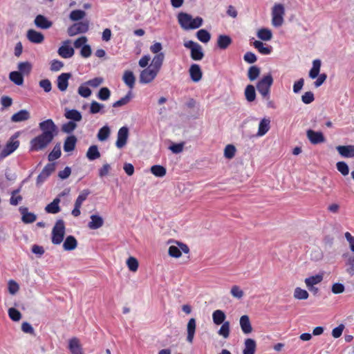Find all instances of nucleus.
<instances>
[{
  "label": "nucleus",
  "mask_w": 354,
  "mask_h": 354,
  "mask_svg": "<svg viewBox=\"0 0 354 354\" xmlns=\"http://www.w3.org/2000/svg\"><path fill=\"white\" fill-rule=\"evenodd\" d=\"M177 18L180 27L185 30L198 28L203 22L201 17L193 18L191 15L185 12H180Z\"/></svg>",
  "instance_id": "1"
},
{
  "label": "nucleus",
  "mask_w": 354,
  "mask_h": 354,
  "mask_svg": "<svg viewBox=\"0 0 354 354\" xmlns=\"http://www.w3.org/2000/svg\"><path fill=\"white\" fill-rule=\"evenodd\" d=\"M272 25L274 27H281L284 22L285 8L281 3H276L272 8Z\"/></svg>",
  "instance_id": "2"
},
{
  "label": "nucleus",
  "mask_w": 354,
  "mask_h": 354,
  "mask_svg": "<svg viewBox=\"0 0 354 354\" xmlns=\"http://www.w3.org/2000/svg\"><path fill=\"white\" fill-rule=\"evenodd\" d=\"M273 83V78L270 73L263 76L257 83V88L259 93L264 97L268 98L270 89Z\"/></svg>",
  "instance_id": "3"
},
{
  "label": "nucleus",
  "mask_w": 354,
  "mask_h": 354,
  "mask_svg": "<svg viewBox=\"0 0 354 354\" xmlns=\"http://www.w3.org/2000/svg\"><path fill=\"white\" fill-rule=\"evenodd\" d=\"M65 234V225L63 220L57 221L52 230V243L55 245L60 244Z\"/></svg>",
  "instance_id": "4"
},
{
  "label": "nucleus",
  "mask_w": 354,
  "mask_h": 354,
  "mask_svg": "<svg viewBox=\"0 0 354 354\" xmlns=\"http://www.w3.org/2000/svg\"><path fill=\"white\" fill-rule=\"evenodd\" d=\"M184 46L190 50V56L193 60L200 61L204 57L202 46L193 41H187L184 43Z\"/></svg>",
  "instance_id": "5"
},
{
  "label": "nucleus",
  "mask_w": 354,
  "mask_h": 354,
  "mask_svg": "<svg viewBox=\"0 0 354 354\" xmlns=\"http://www.w3.org/2000/svg\"><path fill=\"white\" fill-rule=\"evenodd\" d=\"M53 139L40 134L30 141V149L32 151H39L46 148Z\"/></svg>",
  "instance_id": "6"
},
{
  "label": "nucleus",
  "mask_w": 354,
  "mask_h": 354,
  "mask_svg": "<svg viewBox=\"0 0 354 354\" xmlns=\"http://www.w3.org/2000/svg\"><path fill=\"white\" fill-rule=\"evenodd\" d=\"M39 129L43 135L52 139L57 134V127L51 119H48L39 123Z\"/></svg>",
  "instance_id": "7"
},
{
  "label": "nucleus",
  "mask_w": 354,
  "mask_h": 354,
  "mask_svg": "<svg viewBox=\"0 0 354 354\" xmlns=\"http://www.w3.org/2000/svg\"><path fill=\"white\" fill-rule=\"evenodd\" d=\"M159 71L149 65L140 72L139 80L142 84L151 82L157 76Z\"/></svg>",
  "instance_id": "8"
},
{
  "label": "nucleus",
  "mask_w": 354,
  "mask_h": 354,
  "mask_svg": "<svg viewBox=\"0 0 354 354\" xmlns=\"http://www.w3.org/2000/svg\"><path fill=\"white\" fill-rule=\"evenodd\" d=\"M17 136H12L0 153V159H3L12 153L19 146V141Z\"/></svg>",
  "instance_id": "9"
},
{
  "label": "nucleus",
  "mask_w": 354,
  "mask_h": 354,
  "mask_svg": "<svg viewBox=\"0 0 354 354\" xmlns=\"http://www.w3.org/2000/svg\"><path fill=\"white\" fill-rule=\"evenodd\" d=\"M88 28L89 21L86 20L73 24L68 28L67 32L69 36L73 37L77 34L86 32Z\"/></svg>",
  "instance_id": "10"
},
{
  "label": "nucleus",
  "mask_w": 354,
  "mask_h": 354,
  "mask_svg": "<svg viewBox=\"0 0 354 354\" xmlns=\"http://www.w3.org/2000/svg\"><path fill=\"white\" fill-rule=\"evenodd\" d=\"M178 247L176 245H171L168 250V254L170 257L174 258H179L182 255V252L185 254L189 253V249L186 244L176 241Z\"/></svg>",
  "instance_id": "11"
},
{
  "label": "nucleus",
  "mask_w": 354,
  "mask_h": 354,
  "mask_svg": "<svg viewBox=\"0 0 354 354\" xmlns=\"http://www.w3.org/2000/svg\"><path fill=\"white\" fill-rule=\"evenodd\" d=\"M129 137V129L127 127H121L118 132L117 135V140L115 142V145L118 149L123 148L128 140Z\"/></svg>",
  "instance_id": "12"
},
{
  "label": "nucleus",
  "mask_w": 354,
  "mask_h": 354,
  "mask_svg": "<svg viewBox=\"0 0 354 354\" xmlns=\"http://www.w3.org/2000/svg\"><path fill=\"white\" fill-rule=\"evenodd\" d=\"M339 154L345 158H354V145H339L336 147Z\"/></svg>",
  "instance_id": "13"
},
{
  "label": "nucleus",
  "mask_w": 354,
  "mask_h": 354,
  "mask_svg": "<svg viewBox=\"0 0 354 354\" xmlns=\"http://www.w3.org/2000/svg\"><path fill=\"white\" fill-rule=\"evenodd\" d=\"M68 348L71 354H84L80 341L77 337L68 340Z\"/></svg>",
  "instance_id": "14"
},
{
  "label": "nucleus",
  "mask_w": 354,
  "mask_h": 354,
  "mask_svg": "<svg viewBox=\"0 0 354 354\" xmlns=\"http://www.w3.org/2000/svg\"><path fill=\"white\" fill-rule=\"evenodd\" d=\"M306 136L310 142L313 145L322 143L325 141V138L320 131H315L309 129L306 131Z\"/></svg>",
  "instance_id": "15"
},
{
  "label": "nucleus",
  "mask_w": 354,
  "mask_h": 354,
  "mask_svg": "<svg viewBox=\"0 0 354 354\" xmlns=\"http://www.w3.org/2000/svg\"><path fill=\"white\" fill-rule=\"evenodd\" d=\"M71 77V74L69 73H63L57 77V84L60 91H66L68 86V80Z\"/></svg>",
  "instance_id": "16"
},
{
  "label": "nucleus",
  "mask_w": 354,
  "mask_h": 354,
  "mask_svg": "<svg viewBox=\"0 0 354 354\" xmlns=\"http://www.w3.org/2000/svg\"><path fill=\"white\" fill-rule=\"evenodd\" d=\"M196 322L194 318L189 319L187 324V341L189 344H192L196 333Z\"/></svg>",
  "instance_id": "17"
},
{
  "label": "nucleus",
  "mask_w": 354,
  "mask_h": 354,
  "mask_svg": "<svg viewBox=\"0 0 354 354\" xmlns=\"http://www.w3.org/2000/svg\"><path fill=\"white\" fill-rule=\"evenodd\" d=\"M28 39L34 44H41L44 40V35L33 29H30L27 32Z\"/></svg>",
  "instance_id": "18"
},
{
  "label": "nucleus",
  "mask_w": 354,
  "mask_h": 354,
  "mask_svg": "<svg viewBox=\"0 0 354 354\" xmlns=\"http://www.w3.org/2000/svg\"><path fill=\"white\" fill-rule=\"evenodd\" d=\"M189 73L192 80L198 82L202 79L203 73L199 65L193 64L191 65Z\"/></svg>",
  "instance_id": "19"
},
{
  "label": "nucleus",
  "mask_w": 354,
  "mask_h": 354,
  "mask_svg": "<svg viewBox=\"0 0 354 354\" xmlns=\"http://www.w3.org/2000/svg\"><path fill=\"white\" fill-rule=\"evenodd\" d=\"M19 212L21 214V221L24 223H32L37 219V216L32 212H28V209L26 207H20Z\"/></svg>",
  "instance_id": "20"
},
{
  "label": "nucleus",
  "mask_w": 354,
  "mask_h": 354,
  "mask_svg": "<svg viewBox=\"0 0 354 354\" xmlns=\"http://www.w3.org/2000/svg\"><path fill=\"white\" fill-rule=\"evenodd\" d=\"M69 42V41H65L64 45L58 49V54L63 58H70L74 55V49L67 45Z\"/></svg>",
  "instance_id": "21"
},
{
  "label": "nucleus",
  "mask_w": 354,
  "mask_h": 354,
  "mask_svg": "<svg viewBox=\"0 0 354 354\" xmlns=\"http://www.w3.org/2000/svg\"><path fill=\"white\" fill-rule=\"evenodd\" d=\"M35 24L39 28L48 29L52 26L53 23L44 15H38L35 19Z\"/></svg>",
  "instance_id": "22"
},
{
  "label": "nucleus",
  "mask_w": 354,
  "mask_h": 354,
  "mask_svg": "<svg viewBox=\"0 0 354 354\" xmlns=\"http://www.w3.org/2000/svg\"><path fill=\"white\" fill-rule=\"evenodd\" d=\"M270 128V120L268 118H263L259 124L258 131L257 136L261 137L264 136Z\"/></svg>",
  "instance_id": "23"
},
{
  "label": "nucleus",
  "mask_w": 354,
  "mask_h": 354,
  "mask_svg": "<svg viewBox=\"0 0 354 354\" xmlns=\"http://www.w3.org/2000/svg\"><path fill=\"white\" fill-rule=\"evenodd\" d=\"M30 118V115L29 111L26 109H23L13 114L11 117V121L13 122H20L28 120Z\"/></svg>",
  "instance_id": "24"
},
{
  "label": "nucleus",
  "mask_w": 354,
  "mask_h": 354,
  "mask_svg": "<svg viewBox=\"0 0 354 354\" xmlns=\"http://www.w3.org/2000/svg\"><path fill=\"white\" fill-rule=\"evenodd\" d=\"M240 326L244 334H249L252 331V327L248 315H243L240 318Z\"/></svg>",
  "instance_id": "25"
},
{
  "label": "nucleus",
  "mask_w": 354,
  "mask_h": 354,
  "mask_svg": "<svg viewBox=\"0 0 354 354\" xmlns=\"http://www.w3.org/2000/svg\"><path fill=\"white\" fill-rule=\"evenodd\" d=\"M91 221L88 223V227L91 230H97L104 225V220L102 216L96 214L91 216Z\"/></svg>",
  "instance_id": "26"
},
{
  "label": "nucleus",
  "mask_w": 354,
  "mask_h": 354,
  "mask_svg": "<svg viewBox=\"0 0 354 354\" xmlns=\"http://www.w3.org/2000/svg\"><path fill=\"white\" fill-rule=\"evenodd\" d=\"M257 348L256 342L251 338L246 339L244 342L243 354H254Z\"/></svg>",
  "instance_id": "27"
},
{
  "label": "nucleus",
  "mask_w": 354,
  "mask_h": 354,
  "mask_svg": "<svg viewBox=\"0 0 354 354\" xmlns=\"http://www.w3.org/2000/svg\"><path fill=\"white\" fill-rule=\"evenodd\" d=\"M64 116L73 122H80L82 118L81 113L76 109H65Z\"/></svg>",
  "instance_id": "28"
},
{
  "label": "nucleus",
  "mask_w": 354,
  "mask_h": 354,
  "mask_svg": "<svg viewBox=\"0 0 354 354\" xmlns=\"http://www.w3.org/2000/svg\"><path fill=\"white\" fill-rule=\"evenodd\" d=\"M61 200L59 197H56L53 202L47 205L45 211L49 214H57L60 212L61 209L59 205Z\"/></svg>",
  "instance_id": "29"
},
{
  "label": "nucleus",
  "mask_w": 354,
  "mask_h": 354,
  "mask_svg": "<svg viewBox=\"0 0 354 354\" xmlns=\"http://www.w3.org/2000/svg\"><path fill=\"white\" fill-rule=\"evenodd\" d=\"M122 80L124 81L125 84L131 89H132L134 87L136 77L132 71H125L122 76Z\"/></svg>",
  "instance_id": "30"
},
{
  "label": "nucleus",
  "mask_w": 354,
  "mask_h": 354,
  "mask_svg": "<svg viewBox=\"0 0 354 354\" xmlns=\"http://www.w3.org/2000/svg\"><path fill=\"white\" fill-rule=\"evenodd\" d=\"M77 246V241L73 236H68L64 243L63 248L64 250L71 251L75 250Z\"/></svg>",
  "instance_id": "31"
},
{
  "label": "nucleus",
  "mask_w": 354,
  "mask_h": 354,
  "mask_svg": "<svg viewBox=\"0 0 354 354\" xmlns=\"http://www.w3.org/2000/svg\"><path fill=\"white\" fill-rule=\"evenodd\" d=\"M226 315L221 310H216L212 313V320L214 324L221 325L225 322Z\"/></svg>",
  "instance_id": "32"
},
{
  "label": "nucleus",
  "mask_w": 354,
  "mask_h": 354,
  "mask_svg": "<svg viewBox=\"0 0 354 354\" xmlns=\"http://www.w3.org/2000/svg\"><path fill=\"white\" fill-rule=\"evenodd\" d=\"M165 60V53H161L157 55H155L152 59L151 64H150L151 66L155 68L156 69L160 71L163 62Z\"/></svg>",
  "instance_id": "33"
},
{
  "label": "nucleus",
  "mask_w": 354,
  "mask_h": 354,
  "mask_svg": "<svg viewBox=\"0 0 354 354\" xmlns=\"http://www.w3.org/2000/svg\"><path fill=\"white\" fill-rule=\"evenodd\" d=\"M77 142V138L75 136H71L66 138L64 144V150L70 152L74 150Z\"/></svg>",
  "instance_id": "34"
},
{
  "label": "nucleus",
  "mask_w": 354,
  "mask_h": 354,
  "mask_svg": "<svg viewBox=\"0 0 354 354\" xmlns=\"http://www.w3.org/2000/svg\"><path fill=\"white\" fill-rule=\"evenodd\" d=\"M232 39L225 35H221L217 39V45L221 49H226L231 44Z\"/></svg>",
  "instance_id": "35"
},
{
  "label": "nucleus",
  "mask_w": 354,
  "mask_h": 354,
  "mask_svg": "<svg viewBox=\"0 0 354 354\" xmlns=\"http://www.w3.org/2000/svg\"><path fill=\"white\" fill-rule=\"evenodd\" d=\"M321 65H322V62H321V60H319V59H315L313 62V67L310 70V72H309V77L311 79H315L319 75Z\"/></svg>",
  "instance_id": "36"
},
{
  "label": "nucleus",
  "mask_w": 354,
  "mask_h": 354,
  "mask_svg": "<svg viewBox=\"0 0 354 354\" xmlns=\"http://www.w3.org/2000/svg\"><path fill=\"white\" fill-rule=\"evenodd\" d=\"M9 79L17 86H21L24 84L23 75L19 71L10 72L9 74Z\"/></svg>",
  "instance_id": "37"
},
{
  "label": "nucleus",
  "mask_w": 354,
  "mask_h": 354,
  "mask_svg": "<svg viewBox=\"0 0 354 354\" xmlns=\"http://www.w3.org/2000/svg\"><path fill=\"white\" fill-rule=\"evenodd\" d=\"M253 45L255 48H257L259 52L263 55H269L271 53L272 48L270 46H266L261 41H255L253 43Z\"/></svg>",
  "instance_id": "38"
},
{
  "label": "nucleus",
  "mask_w": 354,
  "mask_h": 354,
  "mask_svg": "<svg viewBox=\"0 0 354 354\" xmlns=\"http://www.w3.org/2000/svg\"><path fill=\"white\" fill-rule=\"evenodd\" d=\"M86 157L89 160H94L100 157V153L97 145H92L88 148L86 152Z\"/></svg>",
  "instance_id": "39"
},
{
  "label": "nucleus",
  "mask_w": 354,
  "mask_h": 354,
  "mask_svg": "<svg viewBox=\"0 0 354 354\" xmlns=\"http://www.w3.org/2000/svg\"><path fill=\"white\" fill-rule=\"evenodd\" d=\"M257 37L263 41H270L272 37V33L270 29L263 28L258 30Z\"/></svg>",
  "instance_id": "40"
},
{
  "label": "nucleus",
  "mask_w": 354,
  "mask_h": 354,
  "mask_svg": "<svg viewBox=\"0 0 354 354\" xmlns=\"http://www.w3.org/2000/svg\"><path fill=\"white\" fill-rule=\"evenodd\" d=\"M221 326L218 331V334L223 337L224 339H227L230 336V322L226 321L221 324Z\"/></svg>",
  "instance_id": "41"
},
{
  "label": "nucleus",
  "mask_w": 354,
  "mask_h": 354,
  "mask_svg": "<svg viewBox=\"0 0 354 354\" xmlns=\"http://www.w3.org/2000/svg\"><path fill=\"white\" fill-rule=\"evenodd\" d=\"M17 68L22 75H28L32 70V64L29 62H19Z\"/></svg>",
  "instance_id": "42"
},
{
  "label": "nucleus",
  "mask_w": 354,
  "mask_h": 354,
  "mask_svg": "<svg viewBox=\"0 0 354 354\" xmlns=\"http://www.w3.org/2000/svg\"><path fill=\"white\" fill-rule=\"evenodd\" d=\"M110 133V128L107 125H105L99 130L97 135V139L100 141H105L109 138Z\"/></svg>",
  "instance_id": "43"
},
{
  "label": "nucleus",
  "mask_w": 354,
  "mask_h": 354,
  "mask_svg": "<svg viewBox=\"0 0 354 354\" xmlns=\"http://www.w3.org/2000/svg\"><path fill=\"white\" fill-rule=\"evenodd\" d=\"M86 12L82 10H74L71 12L69 19L73 21H77L83 19L86 16Z\"/></svg>",
  "instance_id": "44"
},
{
  "label": "nucleus",
  "mask_w": 354,
  "mask_h": 354,
  "mask_svg": "<svg viewBox=\"0 0 354 354\" xmlns=\"http://www.w3.org/2000/svg\"><path fill=\"white\" fill-rule=\"evenodd\" d=\"M197 39L203 43H207L211 39L210 33L205 30L201 29L196 32Z\"/></svg>",
  "instance_id": "45"
},
{
  "label": "nucleus",
  "mask_w": 354,
  "mask_h": 354,
  "mask_svg": "<svg viewBox=\"0 0 354 354\" xmlns=\"http://www.w3.org/2000/svg\"><path fill=\"white\" fill-rule=\"evenodd\" d=\"M151 172L156 177H163L166 175V169L161 165H156L151 167Z\"/></svg>",
  "instance_id": "46"
},
{
  "label": "nucleus",
  "mask_w": 354,
  "mask_h": 354,
  "mask_svg": "<svg viewBox=\"0 0 354 354\" xmlns=\"http://www.w3.org/2000/svg\"><path fill=\"white\" fill-rule=\"evenodd\" d=\"M245 96L248 102H253L256 97L255 88L252 85H248L245 89Z\"/></svg>",
  "instance_id": "47"
},
{
  "label": "nucleus",
  "mask_w": 354,
  "mask_h": 354,
  "mask_svg": "<svg viewBox=\"0 0 354 354\" xmlns=\"http://www.w3.org/2000/svg\"><path fill=\"white\" fill-rule=\"evenodd\" d=\"M323 279L322 275L317 274L315 276H312L305 279V283L307 287H312L316 284L319 283Z\"/></svg>",
  "instance_id": "48"
},
{
  "label": "nucleus",
  "mask_w": 354,
  "mask_h": 354,
  "mask_svg": "<svg viewBox=\"0 0 354 354\" xmlns=\"http://www.w3.org/2000/svg\"><path fill=\"white\" fill-rule=\"evenodd\" d=\"M132 97L131 91H129L128 93L119 100L116 101L113 104V107H120L128 104Z\"/></svg>",
  "instance_id": "49"
},
{
  "label": "nucleus",
  "mask_w": 354,
  "mask_h": 354,
  "mask_svg": "<svg viewBox=\"0 0 354 354\" xmlns=\"http://www.w3.org/2000/svg\"><path fill=\"white\" fill-rule=\"evenodd\" d=\"M236 149L233 145H227L224 149V156L227 159H232L234 157Z\"/></svg>",
  "instance_id": "50"
},
{
  "label": "nucleus",
  "mask_w": 354,
  "mask_h": 354,
  "mask_svg": "<svg viewBox=\"0 0 354 354\" xmlns=\"http://www.w3.org/2000/svg\"><path fill=\"white\" fill-rule=\"evenodd\" d=\"M91 194V191L88 189L82 190L77 196L75 205L82 206L83 202L86 200L88 196Z\"/></svg>",
  "instance_id": "51"
},
{
  "label": "nucleus",
  "mask_w": 354,
  "mask_h": 354,
  "mask_svg": "<svg viewBox=\"0 0 354 354\" xmlns=\"http://www.w3.org/2000/svg\"><path fill=\"white\" fill-rule=\"evenodd\" d=\"M309 295L308 292L304 289L300 288H296L294 291V297L297 299L304 300L308 299Z\"/></svg>",
  "instance_id": "52"
},
{
  "label": "nucleus",
  "mask_w": 354,
  "mask_h": 354,
  "mask_svg": "<svg viewBox=\"0 0 354 354\" xmlns=\"http://www.w3.org/2000/svg\"><path fill=\"white\" fill-rule=\"evenodd\" d=\"M260 74V68L257 66H252L250 67L248 70V78L250 81L255 80Z\"/></svg>",
  "instance_id": "53"
},
{
  "label": "nucleus",
  "mask_w": 354,
  "mask_h": 354,
  "mask_svg": "<svg viewBox=\"0 0 354 354\" xmlns=\"http://www.w3.org/2000/svg\"><path fill=\"white\" fill-rule=\"evenodd\" d=\"M230 294L236 299H241L243 295V291L242 289L236 285L232 286L230 290Z\"/></svg>",
  "instance_id": "54"
},
{
  "label": "nucleus",
  "mask_w": 354,
  "mask_h": 354,
  "mask_svg": "<svg viewBox=\"0 0 354 354\" xmlns=\"http://www.w3.org/2000/svg\"><path fill=\"white\" fill-rule=\"evenodd\" d=\"M61 156V149L59 145H57L54 147L53 151L48 155V160L53 161L59 158Z\"/></svg>",
  "instance_id": "55"
},
{
  "label": "nucleus",
  "mask_w": 354,
  "mask_h": 354,
  "mask_svg": "<svg viewBox=\"0 0 354 354\" xmlns=\"http://www.w3.org/2000/svg\"><path fill=\"white\" fill-rule=\"evenodd\" d=\"M127 265L130 271L136 272L138 270L139 264L138 260L135 257H130L127 260Z\"/></svg>",
  "instance_id": "56"
},
{
  "label": "nucleus",
  "mask_w": 354,
  "mask_h": 354,
  "mask_svg": "<svg viewBox=\"0 0 354 354\" xmlns=\"http://www.w3.org/2000/svg\"><path fill=\"white\" fill-rule=\"evenodd\" d=\"M337 169L343 175L347 176L349 173V168L348 165L344 162L340 161L336 164Z\"/></svg>",
  "instance_id": "57"
},
{
  "label": "nucleus",
  "mask_w": 354,
  "mask_h": 354,
  "mask_svg": "<svg viewBox=\"0 0 354 354\" xmlns=\"http://www.w3.org/2000/svg\"><path fill=\"white\" fill-rule=\"evenodd\" d=\"M77 92L80 95L85 98L91 95V90L84 84L79 86Z\"/></svg>",
  "instance_id": "58"
},
{
  "label": "nucleus",
  "mask_w": 354,
  "mask_h": 354,
  "mask_svg": "<svg viewBox=\"0 0 354 354\" xmlns=\"http://www.w3.org/2000/svg\"><path fill=\"white\" fill-rule=\"evenodd\" d=\"M8 315H9L10 318L15 322H18L21 318V313L18 310H17L14 308H9Z\"/></svg>",
  "instance_id": "59"
},
{
  "label": "nucleus",
  "mask_w": 354,
  "mask_h": 354,
  "mask_svg": "<svg viewBox=\"0 0 354 354\" xmlns=\"http://www.w3.org/2000/svg\"><path fill=\"white\" fill-rule=\"evenodd\" d=\"M104 108V105L100 104L96 101H93L91 103L90 106V113L92 114H95L102 111V109Z\"/></svg>",
  "instance_id": "60"
},
{
  "label": "nucleus",
  "mask_w": 354,
  "mask_h": 354,
  "mask_svg": "<svg viewBox=\"0 0 354 354\" xmlns=\"http://www.w3.org/2000/svg\"><path fill=\"white\" fill-rule=\"evenodd\" d=\"M111 92L106 87L101 88L98 92L97 97L101 100H106L109 98Z\"/></svg>",
  "instance_id": "61"
},
{
  "label": "nucleus",
  "mask_w": 354,
  "mask_h": 354,
  "mask_svg": "<svg viewBox=\"0 0 354 354\" xmlns=\"http://www.w3.org/2000/svg\"><path fill=\"white\" fill-rule=\"evenodd\" d=\"M314 100L315 97L312 91H307L304 93L301 96V101L306 104H310Z\"/></svg>",
  "instance_id": "62"
},
{
  "label": "nucleus",
  "mask_w": 354,
  "mask_h": 354,
  "mask_svg": "<svg viewBox=\"0 0 354 354\" xmlns=\"http://www.w3.org/2000/svg\"><path fill=\"white\" fill-rule=\"evenodd\" d=\"M76 127L77 124L74 122L69 121L67 123L64 124L62 125V130L65 133H69L73 131L76 129Z\"/></svg>",
  "instance_id": "63"
},
{
  "label": "nucleus",
  "mask_w": 354,
  "mask_h": 354,
  "mask_svg": "<svg viewBox=\"0 0 354 354\" xmlns=\"http://www.w3.org/2000/svg\"><path fill=\"white\" fill-rule=\"evenodd\" d=\"M39 85L46 93H48L52 89V84L49 80L45 79L39 81Z\"/></svg>",
  "instance_id": "64"
}]
</instances>
